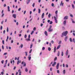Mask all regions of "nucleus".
Segmentation results:
<instances>
[{"instance_id":"35","label":"nucleus","mask_w":75,"mask_h":75,"mask_svg":"<svg viewBox=\"0 0 75 75\" xmlns=\"http://www.w3.org/2000/svg\"><path fill=\"white\" fill-rule=\"evenodd\" d=\"M72 7L73 8H74V5L73 4H72Z\"/></svg>"},{"instance_id":"12","label":"nucleus","mask_w":75,"mask_h":75,"mask_svg":"<svg viewBox=\"0 0 75 75\" xmlns=\"http://www.w3.org/2000/svg\"><path fill=\"white\" fill-rule=\"evenodd\" d=\"M44 13H43L41 16L42 18H44Z\"/></svg>"},{"instance_id":"29","label":"nucleus","mask_w":75,"mask_h":75,"mask_svg":"<svg viewBox=\"0 0 75 75\" xmlns=\"http://www.w3.org/2000/svg\"><path fill=\"white\" fill-rule=\"evenodd\" d=\"M25 72H27V71H28V69H27V68H25Z\"/></svg>"},{"instance_id":"27","label":"nucleus","mask_w":75,"mask_h":75,"mask_svg":"<svg viewBox=\"0 0 75 75\" xmlns=\"http://www.w3.org/2000/svg\"><path fill=\"white\" fill-rule=\"evenodd\" d=\"M48 16V18H50V17H51V14L49 13Z\"/></svg>"},{"instance_id":"11","label":"nucleus","mask_w":75,"mask_h":75,"mask_svg":"<svg viewBox=\"0 0 75 75\" xmlns=\"http://www.w3.org/2000/svg\"><path fill=\"white\" fill-rule=\"evenodd\" d=\"M68 54V50H67V52H66V55L67 56Z\"/></svg>"},{"instance_id":"30","label":"nucleus","mask_w":75,"mask_h":75,"mask_svg":"<svg viewBox=\"0 0 75 75\" xmlns=\"http://www.w3.org/2000/svg\"><path fill=\"white\" fill-rule=\"evenodd\" d=\"M31 57H28V58L29 59V61H30L31 60Z\"/></svg>"},{"instance_id":"39","label":"nucleus","mask_w":75,"mask_h":75,"mask_svg":"<svg viewBox=\"0 0 75 75\" xmlns=\"http://www.w3.org/2000/svg\"><path fill=\"white\" fill-rule=\"evenodd\" d=\"M50 24H52V21H51L50 23Z\"/></svg>"},{"instance_id":"59","label":"nucleus","mask_w":75,"mask_h":75,"mask_svg":"<svg viewBox=\"0 0 75 75\" xmlns=\"http://www.w3.org/2000/svg\"><path fill=\"white\" fill-rule=\"evenodd\" d=\"M21 10V8H19L18 9V11H20Z\"/></svg>"},{"instance_id":"36","label":"nucleus","mask_w":75,"mask_h":75,"mask_svg":"<svg viewBox=\"0 0 75 75\" xmlns=\"http://www.w3.org/2000/svg\"><path fill=\"white\" fill-rule=\"evenodd\" d=\"M21 48H22L23 47V44H21Z\"/></svg>"},{"instance_id":"43","label":"nucleus","mask_w":75,"mask_h":75,"mask_svg":"<svg viewBox=\"0 0 75 75\" xmlns=\"http://www.w3.org/2000/svg\"><path fill=\"white\" fill-rule=\"evenodd\" d=\"M5 62V64H7V60H6Z\"/></svg>"},{"instance_id":"58","label":"nucleus","mask_w":75,"mask_h":75,"mask_svg":"<svg viewBox=\"0 0 75 75\" xmlns=\"http://www.w3.org/2000/svg\"><path fill=\"white\" fill-rule=\"evenodd\" d=\"M35 10H36L35 8L33 9V11L34 12V11H35Z\"/></svg>"},{"instance_id":"46","label":"nucleus","mask_w":75,"mask_h":75,"mask_svg":"<svg viewBox=\"0 0 75 75\" xmlns=\"http://www.w3.org/2000/svg\"><path fill=\"white\" fill-rule=\"evenodd\" d=\"M57 73L58 74H59V70H57Z\"/></svg>"},{"instance_id":"26","label":"nucleus","mask_w":75,"mask_h":75,"mask_svg":"<svg viewBox=\"0 0 75 75\" xmlns=\"http://www.w3.org/2000/svg\"><path fill=\"white\" fill-rule=\"evenodd\" d=\"M63 73L64 74H65V70H64L63 71Z\"/></svg>"},{"instance_id":"40","label":"nucleus","mask_w":75,"mask_h":75,"mask_svg":"<svg viewBox=\"0 0 75 75\" xmlns=\"http://www.w3.org/2000/svg\"><path fill=\"white\" fill-rule=\"evenodd\" d=\"M33 30H34V31H35L36 30V28H35V27L33 28Z\"/></svg>"},{"instance_id":"42","label":"nucleus","mask_w":75,"mask_h":75,"mask_svg":"<svg viewBox=\"0 0 75 75\" xmlns=\"http://www.w3.org/2000/svg\"><path fill=\"white\" fill-rule=\"evenodd\" d=\"M72 42H75V39L74 38L72 40Z\"/></svg>"},{"instance_id":"57","label":"nucleus","mask_w":75,"mask_h":75,"mask_svg":"<svg viewBox=\"0 0 75 75\" xmlns=\"http://www.w3.org/2000/svg\"><path fill=\"white\" fill-rule=\"evenodd\" d=\"M51 43L52 44H54V41L53 40H52L51 41Z\"/></svg>"},{"instance_id":"24","label":"nucleus","mask_w":75,"mask_h":75,"mask_svg":"<svg viewBox=\"0 0 75 75\" xmlns=\"http://www.w3.org/2000/svg\"><path fill=\"white\" fill-rule=\"evenodd\" d=\"M18 72L19 74H21V70L20 69L18 70Z\"/></svg>"},{"instance_id":"50","label":"nucleus","mask_w":75,"mask_h":75,"mask_svg":"<svg viewBox=\"0 0 75 75\" xmlns=\"http://www.w3.org/2000/svg\"><path fill=\"white\" fill-rule=\"evenodd\" d=\"M25 13H26V11H24L23 13L24 14H25Z\"/></svg>"},{"instance_id":"34","label":"nucleus","mask_w":75,"mask_h":75,"mask_svg":"<svg viewBox=\"0 0 75 75\" xmlns=\"http://www.w3.org/2000/svg\"><path fill=\"white\" fill-rule=\"evenodd\" d=\"M57 57H55V58H54V61H56V60H57Z\"/></svg>"},{"instance_id":"23","label":"nucleus","mask_w":75,"mask_h":75,"mask_svg":"<svg viewBox=\"0 0 75 75\" xmlns=\"http://www.w3.org/2000/svg\"><path fill=\"white\" fill-rule=\"evenodd\" d=\"M8 11H10V7L8 6Z\"/></svg>"},{"instance_id":"37","label":"nucleus","mask_w":75,"mask_h":75,"mask_svg":"<svg viewBox=\"0 0 75 75\" xmlns=\"http://www.w3.org/2000/svg\"><path fill=\"white\" fill-rule=\"evenodd\" d=\"M70 42H72V38H70Z\"/></svg>"},{"instance_id":"51","label":"nucleus","mask_w":75,"mask_h":75,"mask_svg":"<svg viewBox=\"0 0 75 75\" xmlns=\"http://www.w3.org/2000/svg\"><path fill=\"white\" fill-rule=\"evenodd\" d=\"M2 43L3 44H4V40L2 41Z\"/></svg>"},{"instance_id":"32","label":"nucleus","mask_w":75,"mask_h":75,"mask_svg":"<svg viewBox=\"0 0 75 75\" xmlns=\"http://www.w3.org/2000/svg\"><path fill=\"white\" fill-rule=\"evenodd\" d=\"M32 6L33 7H34V6H35V3H34L33 5H32Z\"/></svg>"},{"instance_id":"1","label":"nucleus","mask_w":75,"mask_h":75,"mask_svg":"<svg viewBox=\"0 0 75 75\" xmlns=\"http://www.w3.org/2000/svg\"><path fill=\"white\" fill-rule=\"evenodd\" d=\"M67 34H68L67 31H66L65 32H63L62 34V37H64V36H67Z\"/></svg>"},{"instance_id":"9","label":"nucleus","mask_w":75,"mask_h":75,"mask_svg":"<svg viewBox=\"0 0 75 75\" xmlns=\"http://www.w3.org/2000/svg\"><path fill=\"white\" fill-rule=\"evenodd\" d=\"M67 23V20H65L63 23V24L64 25H65L66 23Z\"/></svg>"},{"instance_id":"15","label":"nucleus","mask_w":75,"mask_h":75,"mask_svg":"<svg viewBox=\"0 0 75 75\" xmlns=\"http://www.w3.org/2000/svg\"><path fill=\"white\" fill-rule=\"evenodd\" d=\"M60 47H61V45H59L57 46V50H58V49H59V48H60Z\"/></svg>"},{"instance_id":"45","label":"nucleus","mask_w":75,"mask_h":75,"mask_svg":"<svg viewBox=\"0 0 75 75\" xmlns=\"http://www.w3.org/2000/svg\"><path fill=\"white\" fill-rule=\"evenodd\" d=\"M31 51H32V49H31L29 51V53L30 54L31 52Z\"/></svg>"},{"instance_id":"21","label":"nucleus","mask_w":75,"mask_h":75,"mask_svg":"<svg viewBox=\"0 0 75 75\" xmlns=\"http://www.w3.org/2000/svg\"><path fill=\"white\" fill-rule=\"evenodd\" d=\"M33 44H31L30 46V49L32 48V47H33Z\"/></svg>"},{"instance_id":"64","label":"nucleus","mask_w":75,"mask_h":75,"mask_svg":"<svg viewBox=\"0 0 75 75\" xmlns=\"http://www.w3.org/2000/svg\"><path fill=\"white\" fill-rule=\"evenodd\" d=\"M73 35H74V36H75V34L74 33H73Z\"/></svg>"},{"instance_id":"62","label":"nucleus","mask_w":75,"mask_h":75,"mask_svg":"<svg viewBox=\"0 0 75 75\" xmlns=\"http://www.w3.org/2000/svg\"><path fill=\"white\" fill-rule=\"evenodd\" d=\"M11 43H13V40H11Z\"/></svg>"},{"instance_id":"5","label":"nucleus","mask_w":75,"mask_h":75,"mask_svg":"<svg viewBox=\"0 0 75 75\" xmlns=\"http://www.w3.org/2000/svg\"><path fill=\"white\" fill-rule=\"evenodd\" d=\"M56 64H57V63H56V62H54V64H52V66L55 67V65H56Z\"/></svg>"},{"instance_id":"61","label":"nucleus","mask_w":75,"mask_h":75,"mask_svg":"<svg viewBox=\"0 0 75 75\" xmlns=\"http://www.w3.org/2000/svg\"><path fill=\"white\" fill-rule=\"evenodd\" d=\"M2 48L3 50H4V46H3V45L2 46Z\"/></svg>"},{"instance_id":"3","label":"nucleus","mask_w":75,"mask_h":75,"mask_svg":"<svg viewBox=\"0 0 75 75\" xmlns=\"http://www.w3.org/2000/svg\"><path fill=\"white\" fill-rule=\"evenodd\" d=\"M68 19V16H65L64 18V20H67Z\"/></svg>"},{"instance_id":"22","label":"nucleus","mask_w":75,"mask_h":75,"mask_svg":"<svg viewBox=\"0 0 75 75\" xmlns=\"http://www.w3.org/2000/svg\"><path fill=\"white\" fill-rule=\"evenodd\" d=\"M33 33H34V30H33L31 33V35H32Z\"/></svg>"},{"instance_id":"13","label":"nucleus","mask_w":75,"mask_h":75,"mask_svg":"<svg viewBox=\"0 0 75 75\" xmlns=\"http://www.w3.org/2000/svg\"><path fill=\"white\" fill-rule=\"evenodd\" d=\"M67 39H68V36H66L65 38V41H67Z\"/></svg>"},{"instance_id":"49","label":"nucleus","mask_w":75,"mask_h":75,"mask_svg":"<svg viewBox=\"0 0 75 75\" xmlns=\"http://www.w3.org/2000/svg\"><path fill=\"white\" fill-rule=\"evenodd\" d=\"M54 6V3H52V7H53Z\"/></svg>"},{"instance_id":"33","label":"nucleus","mask_w":75,"mask_h":75,"mask_svg":"<svg viewBox=\"0 0 75 75\" xmlns=\"http://www.w3.org/2000/svg\"><path fill=\"white\" fill-rule=\"evenodd\" d=\"M25 53L26 54H25V56H27V52H25Z\"/></svg>"},{"instance_id":"41","label":"nucleus","mask_w":75,"mask_h":75,"mask_svg":"<svg viewBox=\"0 0 75 75\" xmlns=\"http://www.w3.org/2000/svg\"><path fill=\"white\" fill-rule=\"evenodd\" d=\"M62 56H63L64 55V53H63V52H62V54H61Z\"/></svg>"},{"instance_id":"48","label":"nucleus","mask_w":75,"mask_h":75,"mask_svg":"<svg viewBox=\"0 0 75 75\" xmlns=\"http://www.w3.org/2000/svg\"><path fill=\"white\" fill-rule=\"evenodd\" d=\"M28 38L30 39V35H29L28 36Z\"/></svg>"},{"instance_id":"60","label":"nucleus","mask_w":75,"mask_h":75,"mask_svg":"<svg viewBox=\"0 0 75 75\" xmlns=\"http://www.w3.org/2000/svg\"><path fill=\"white\" fill-rule=\"evenodd\" d=\"M55 13L56 14H57V13H58V11H56L55 12Z\"/></svg>"},{"instance_id":"55","label":"nucleus","mask_w":75,"mask_h":75,"mask_svg":"<svg viewBox=\"0 0 75 75\" xmlns=\"http://www.w3.org/2000/svg\"><path fill=\"white\" fill-rule=\"evenodd\" d=\"M2 29H3V27L1 26V30H2Z\"/></svg>"},{"instance_id":"54","label":"nucleus","mask_w":75,"mask_h":75,"mask_svg":"<svg viewBox=\"0 0 75 75\" xmlns=\"http://www.w3.org/2000/svg\"><path fill=\"white\" fill-rule=\"evenodd\" d=\"M45 50V48L44 47H43L42 48V50Z\"/></svg>"},{"instance_id":"19","label":"nucleus","mask_w":75,"mask_h":75,"mask_svg":"<svg viewBox=\"0 0 75 75\" xmlns=\"http://www.w3.org/2000/svg\"><path fill=\"white\" fill-rule=\"evenodd\" d=\"M8 36H7V39L6 40V41L7 42L8 41Z\"/></svg>"},{"instance_id":"4","label":"nucleus","mask_w":75,"mask_h":75,"mask_svg":"<svg viewBox=\"0 0 75 75\" xmlns=\"http://www.w3.org/2000/svg\"><path fill=\"white\" fill-rule=\"evenodd\" d=\"M54 18L55 21V23H57L58 22H57V18H56V17H55V16H54Z\"/></svg>"},{"instance_id":"7","label":"nucleus","mask_w":75,"mask_h":75,"mask_svg":"<svg viewBox=\"0 0 75 75\" xmlns=\"http://www.w3.org/2000/svg\"><path fill=\"white\" fill-rule=\"evenodd\" d=\"M12 16L14 18H16V14H13V15Z\"/></svg>"},{"instance_id":"8","label":"nucleus","mask_w":75,"mask_h":75,"mask_svg":"<svg viewBox=\"0 0 75 75\" xmlns=\"http://www.w3.org/2000/svg\"><path fill=\"white\" fill-rule=\"evenodd\" d=\"M45 34L46 36H48V33H47V32L46 31H45Z\"/></svg>"},{"instance_id":"10","label":"nucleus","mask_w":75,"mask_h":75,"mask_svg":"<svg viewBox=\"0 0 75 75\" xmlns=\"http://www.w3.org/2000/svg\"><path fill=\"white\" fill-rule=\"evenodd\" d=\"M25 40L27 41H30L31 40L30 38H28V39H26Z\"/></svg>"},{"instance_id":"52","label":"nucleus","mask_w":75,"mask_h":75,"mask_svg":"<svg viewBox=\"0 0 75 75\" xmlns=\"http://www.w3.org/2000/svg\"><path fill=\"white\" fill-rule=\"evenodd\" d=\"M24 37L25 38H27V35H25L24 36Z\"/></svg>"},{"instance_id":"2","label":"nucleus","mask_w":75,"mask_h":75,"mask_svg":"<svg viewBox=\"0 0 75 75\" xmlns=\"http://www.w3.org/2000/svg\"><path fill=\"white\" fill-rule=\"evenodd\" d=\"M52 28V25H50L49 29H48V31L49 32H51L52 31V29H51Z\"/></svg>"},{"instance_id":"44","label":"nucleus","mask_w":75,"mask_h":75,"mask_svg":"<svg viewBox=\"0 0 75 75\" xmlns=\"http://www.w3.org/2000/svg\"><path fill=\"white\" fill-rule=\"evenodd\" d=\"M7 32L8 31V27L7 28Z\"/></svg>"},{"instance_id":"56","label":"nucleus","mask_w":75,"mask_h":75,"mask_svg":"<svg viewBox=\"0 0 75 75\" xmlns=\"http://www.w3.org/2000/svg\"><path fill=\"white\" fill-rule=\"evenodd\" d=\"M7 53H4V55H7Z\"/></svg>"},{"instance_id":"25","label":"nucleus","mask_w":75,"mask_h":75,"mask_svg":"<svg viewBox=\"0 0 75 75\" xmlns=\"http://www.w3.org/2000/svg\"><path fill=\"white\" fill-rule=\"evenodd\" d=\"M59 54H60L59 51H58V53L57 54L58 56H59Z\"/></svg>"},{"instance_id":"16","label":"nucleus","mask_w":75,"mask_h":75,"mask_svg":"<svg viewBox=\"0 0 75 75\" xmlns=\"http://www.w3.org/2000/svg\"><path fill=\"white\" fill-rule=\"evenodd\" d=\"M56 52V47L55 46L54 48V52Z\"/></svg>"},{"instance_id":"17","label":"nucleus","mask_w":75,"mask_h":75,"mask_svg":"<svg viewBox=\"0 0 75 75\" xmlns=\"http://www.w3.org/2000/svg\"><path fill=\"white\" fill-rule=\"evenodd\" d=\"M38 13L39 14H40L41 13V10H40V9H38Z\"/></svg>"},{"instance_id":"6","label":"nucleus","mask_w":75,"mask_h":75,"mask_svg":"<svg viewBox=\"0 0 75 75\" xmlns=\"http://www.w3.org/2000/svg\"><path fill=\"white\" fill-rule=\"evenodd\" d=\"M57 69H58V68H59V63H58L57 67H56Z\"/></svg>"},{"instance_id":"18","label":"nucleus","mask_w":75,"mask_h":75,"mask_svg":"<svg viewBox=\"0 0 75 75\" xmlns=\"http://www.w3.org/2000/svg\"><path fill=\"white\" fill-rule=\"evenodd\" d=\"M64 4V3H62V1L60 4V6L62 5V6H63V5Z\"/></svg>"},{"instance_id":"63","label":"nucleus","mask_w":75,"mask_h":75,"mask_svg":"<svg viewBox=\"0 0 75 75\" xmlns=\"http://www.w3.org/2000/svg\"><path fill=\"white\" fill-rule=\"evenodd\" d=\"M47 22H48V23H50V20H48L47 21Z\"/></svg>"},{"instance_id":"47","label":"nucleus","mask_w":75,"mask_h":75,"mask_svg":"<svg viewBox=\"0 0 75 75\" xmlns=\"http://www.w3.org/2000/svg\"><path fill=\"white\" fill-rule=\"evenodd\" d=\"M1 62L2 64H4V60H2L1 61Z\"/></svg>"},{"instance_id":"28","label":"nucleus","mask_w":75,"mask_h":75,"mask_svg":"<svg viewBox=\"0 0 75 75\" xmlns=\"http://www.w3.org/2000/svg\"><path fill=\"white\" fill-rule=\"evenodd\" d=\"M51 48L50 47H49L48 48V50L49 51H51Z\"/></svg>"},{"instance_id":"38","label":"nucleus","mask_w":75,"mask_h":75,"mask_svg":"<svg viewBox=\"0 0 75 75\" xmlns=\"http://www.w3.org/2000/svg\"><path fill=\"white\" fill-rule=\"evenodd\" d=\"M70 17H73V15H72L71 14H70Z\"/></svg>"},{"instance_id":"20","label":"nucleus","mask_w":75,"mask_h":75,"mask_svg":"<svg viewBox=\"0 0 75 75\" xmlns=\"http://www.w3.org/2000/svg\"><path fill=\"white\" fill-rule=\"evenodd\" d=\"M62 42V41H59V45H60V44H61Z\"/></svg>"},{"instance_id":"31","label":"nucleus","mask_w":75,"mask_h":75,"mask_svg":"<svg viewBox=\"0 0 75 75\" xmlns=\"http://www.w3.org/2000/svg\"><path fill=\"white\" fill-rule=\"evenodd\" d=\"M23 65L24 67H25L26 66V63L25 62L24 63Z\"/></svg>"},{"instance_id":"14","label":"nucleus","mask_w":75,"mask_h":75,"mask_svg":"<svg viewBox=\"0 0 75 75\" xmlns=\"http://www.w3.org/2000/svg\"><path fill=\"white\" fill-rule=\"evenodd\" d=\"M19 63H21V61L18 60L17 62V65H18L19 64Z\"/></svg>"},{"instance_id":"53","label":"nucleus","mask_w":75,"mask_h":75,"mask_svg":"<svg viewBox=\"0 0 75 75\" xmlns=\"http://www.w3.org/2000/svg\"><path fill=\"white\" fill-rule=\"evenodd\" d=\"M1 73L2 75H3L4 74V72H2Z\"/></svg>"}]
</instances>
